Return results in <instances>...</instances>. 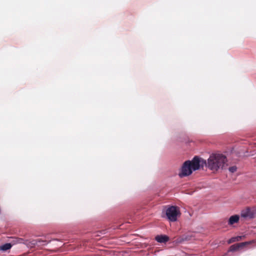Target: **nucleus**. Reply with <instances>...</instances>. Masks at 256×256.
I'll list each match as a JSON object with an SVG mask.
<instances>
[{"label": "nucleus", "instance_id": "f257e3e1", "mask_svg": "<svg viewBox=\"0 0 256 256\" xmlns=\"http://www.w3.org/2000/svg\"><path fill=\"white\" fill-rule=\"evenodd\" d=\"M204 164L206 160L194 156L192 160L186 161L181 168V172L179 174L180 178L190 175L192 171L199 170L200 167H204Z\"/></svg>", "mask_w": 256, "mask_h": 256}, {"label": "nucleus", "instance_id": "f03ea898", "mask_svg": "<svg viewBox=\"0 0 256 256\" xmlns=\"http://www.w3.org/2000/svg\"><path fill=\"white\" fill-rule=\"evenodd\" d=\"M226 162L227 158L224 155L213 154L210 156L208 162L206 161V164H204V166H206L210 170L216 172L220 168H223Z\"/></svg>", "mask_w": 256, "mask_h": 256}, {"label": "nucleus", "instance_id": "7ed1b4c3", "mask_svg": "<svg viewBox=\"0 0 256 256\" xmlns=\"http://www.w3.org/2000/svg\"><path fill=\"white\" fill-rule=\"evenodd\" d=\"M180 214L178 208L176 206H171L166 210V215L168 218L171 222L177 220V216Z\"/></svg>", "mask_w": 256, "mask_h": 256}, {"label": "nucleus", "instance_id": "20e7f679", "mask_svg": "<svg viewBox=\"0 0 256 256\" xmlns=\"http://www.w3.org/2000/svg\"><path fill=\"white\" fill-rule=\"evenodd\" d=\"M252 242L250 241V242H243L238 243V244H233L230 246L229 251H230V252L236 251V250H239L240 248H242L247 245L251 244Z\"/></svg>", "mask_w": 256, "mask_h": 256}, {"label": "nucleus", "instance_id": "39448f33", "mask_svg": "<svg viewBox=\"0 0 256 256\" xmlns=\"http://www.w3.org/2000/svg\"><path fill=\"white\" fill-rule=\"evenodd\" d=\"M240 215L242 217L244 218H254V214L250 208L242 210Z\"/></svg>", "mask_w": 256, "mask_h": 256}, {"label": "nucleus", "instance_id": "423d86ee", "mask_svg": "<svg viewBox=\"0 0 256 256\" xmlns=\"http://www.w3.org/2000/svg\"><path fill=\"white\" fill-rule=\"evenodd\" d=\"M155 239L158 242L165 243L168 241L169 238L166 235H160L157 236Z\"/></svg>", "mask_w": 256, "mask_h": 256}, {"label": "nucleus", "instance_id": "0eeeda50", "mask_svg": "<svg viewBox=\"0 0 256 256\" xmlns=\"http://www.w3.org/2000/svg\"><path fill=\"white\" fill-rule=\"evenodd\" d=\"M240 216L238 215H234L231 216L228 220V224L232 225L234 223H236L238 222Z\"/></svg>", "mask_w": 256, "mask_h": 256}, {"label": "nucleus", "instance_id": "6e6552de", "mask_svg": "<svg viewBox=\"0 0 256 256\" xmlns=\"http://www.w3.org/2000/svg\"><path fill=\"white\" fill-rule=\"evenodd\" d=\"M14 244H26V245L29 244L28 243V240H25L22 238H15V239L14 240Z\"/></svg>", "mask_w": 256, "mask_h": 256}, {"label": "nucleus", "instance_id": "1a4fd4ad", "mask_svg": "<svg viewBox=\"0 0 256 256\" xmlns=\"http://www.w3.org/2000/svg\"><path fill=\"white\" fill-rule=\"evenodd\" d=\"M41 242L44 243L42 244H47L46 240H42V239H38V240H33L32 241L30 242L31 245H32V246L38 245V244H40Z\"/></svg>", "mask_w": 256, "mask_h": 256}, {"label": "nucleus", "instance_id": "9d476101", "mask_svg": "<svg viewBox=\"0 0 256 256\" xmlns=\"http://www.w3.org/2000/svg\"><path fill=\"white\" fill-rule=\"evenodd\" d=\"M12 245L10 243L5 244L0 246V250L3 251H6L11 248Z\"/></svg>", "mask_w": 256, "mask_h": 256}, {"label": "nucleus", "instance_id": "9b49d317", "mask_svg": "<svg viewBox=\"0 0 256 256\" xmlns=\"http://www.w3.org/2000/svg\"><path fill=\"white\" fill-rule=\"evenodd\" d=\"M228 170L232 173L236 172L237 170V167L236 166H232L229 168Z\"/></svg>", "mask_w": 256, "mask_h": 256}, {"label": "nucleus", "instance_id": "f8f14e48", "mask_svg": "<svg viewBox=\"0 0 256 256\" xmlns=\"http://www.w3.org/2000/svg\"><path fill=\"white\" fill-rule=\"evenodd\" d=\"M234 242H236V238L235 237L231 238L229 240V243Z\"/></svg>", "mask_w": 256, "mask_h": 256}, {"label": "nucleus", "instance_id": "ddd939ff", "mask_svg": "<svg viewBox=\"0 0 256 256\" xmlns=\"http://www.w3.org/2000/svg\"><path fill=\"white\" fill-rule=\"evenodd\" d=\"M242 237L243 236H238L235 237V238H236V241L240 240L242 239Z\"/></svg>", "mask_w": 256, "mask_h": 256}]
</instances>
